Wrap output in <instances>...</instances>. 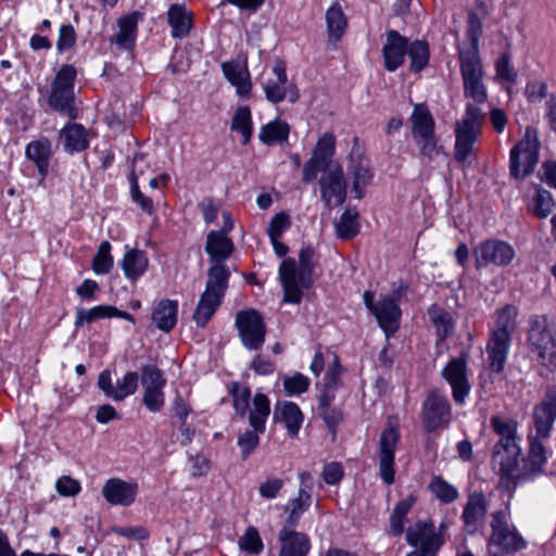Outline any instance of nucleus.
I'll return each mask as SVG.
<instances>
[{
    "label": "nucleus",
    "instance_id": "58836bf2",
    "mask_svg": "<svg viewBox=\"0 0 556 556\" xmlns=\"http://www.w3.org/2000/svg\"><path fill=\"white\" fill-rule=\"evenodd\" d=\"M139 160L140 161L143 160V154H141V153L135 154L134 160H132V168H131V173H130L131 199L134 202H136L142 208V211H144L146 213L151 215L154 213L153 201L151 198L144 195L140 191L139 186H138V175H137L136 166H137V163Z\"/></svg>",
    "mask_w": 556,
    "mask_h": 556
},
{
    "label": "nucleus",
    "instance_id": "dca6fc26",
    "mask_svg": "<svg viewBox=\"0 0 556 556\" xmlns=\"http://www.w3.org/2000/svg\"><path fill=\"white\" fill-rule=\"evenodd\" d=\"M274 77L268 78L264 84L266 99L271 103H279L285 99L290 102L298 101L299 89L293 83L288 81L287 67L283 61H277L273 66Z\"/></svg>",
    "mask_w": 556,
    "mask_h": 556
},
{
    "label": "nucleus",
    "instance_id": "a878e982",
    "mask_svg": "<svg viewBox=\"0 0 556 556\" xmlns=\"http://www.w3.org/2000/svg\"><path fill=\"white\" fill-rule=\"evenodd\" d=\"M117 317L130 323H135V318L131 314L125 311H121L112 305H97L92 308H78L76 311L75 327L80 328L85 324H90L94 320L102 318Z\"/></svg>",
    "mask_w": 556,
    "mask_h": 556
},
{
    "label": "nucleus",
    "instance_id": "f257e3e1",
    "mask_svg": "<svg viewBox=\"0 0 556 556\" xmlns=\"http://www.w3.org/2000/svg\"><path fill=\"white\" fill-rule=\"evenodd\" d=\"M555 419L556 390H547L543 400L533 408L535 435L529 437L530 448L527 458L523 459L525 472L516 477L518 480L542 472L547 459L542 440L549 438Z\"/></svg>",
    "mask_w": 556,
    "mask_h": 556
},
{
    "label": "nucleus",
    "instance_id": "6ab92c4d",
    "mask_svg": "<svg viewBox=\"0 0 556 556\" xmlns=\"http://www.w3.org/2000/svg\"><path fill=\"white\" fill-rule=\"evenodd\" d=\"M321 200L326 206L332 207L341 205L346 197V182L343 169L340 165H334L328 169L319 179Z\"/></svg>",
    "mask_w": 556,
    "mask_h": 556
},
{
    "label": "nucleus",
    "instance_id": "ddd939ff",
    "mask_svg": "<svg viewBox=\"0 0 556 556\" xmlns=\"http://www.w3.org/2000/svg\"><path fill=\"white\" fill-rule=\"evenodd\" d=\"M236 327L242 344L251 350L261 349L266 337V325L255 309L240 311L236 315Z\"/></svg>",
    "mask_w": 556,
    "mask_h": 556
},
{
    "label": "nucleus",
    "instance_id": "c9c22d12",
    "mask_svg": "<svg viewBox=\"0 0 556 556\" xmlns=\"http://www.w3.org/2000/svg\"><path fill=\"white\" fill-rule=\"evenodd\" d=\"M431 323L435 327V333L440 341L448 338L454 330V321L452 315L443 307L433 304L428 309Z\"/></svg>",
    "mask_w": 556,
    "mask_h": 556
},
{
    "label": "nucleus",
    "instance_id": "774afa93",
    "mask_svg": "<svg viewBox=\"0 0 556 556\" xmlns=\"http://www.w3.org/2000/svg\"><path fill=\"white\" fill-rule=\"evenodd\" d=\"M56 490L63 496H73L80 491V484L77 480L63 476L56 481Z\"/></svg>",
    "mask_w": 556,
    "mask_h": 556
},
{
    "label": "nucleus",
    "instance_id": "cd10ccee",
    "mask_svg": "<svg viewBox=\"0 0 556 556\" xmlns=\"http://www.w3.org/2000/svg\"><path fill=\"white\" fill-rule=\"evenodd\" d=\"M233 242L222 231L212 230L207 233L205 252L212 264H224L233 251Z\"/></svg>",
    "mask_w": 556,
    "mask_h": 556
},
{
    "label": "nucleus",
    "instance_id": "20e7f679",
    "mask_svg": "<svg viewBox=\"0 0 556 556\" xmlns=\"http://www.w3.org/2000/svg\"><path fill=\"white\" fill-rule=\"evenodd\" d=\"M491 427L500 437L494 445L492 460L503 473L510 475L517 465L520 448L516 443V424L500 416L491 417Z\"/></svg>",
    "mask_w": 556,
    "mask_h": 556
},
{
    "label": "nucleus",
    "instance_id": "412c9836",
    "mask_svg": "<svg viewBox=\"0 0 556 556\" xmlns=\"http://www.w3.org/2000/svg\"><path fill=\"white\" fill-rule=\"evenodd\" d=\"M408 40L396 30L387 33L386 42L382 48L384 67L389 72H394L403 63L407 53Z\"/></svg>",
    "mask_w": 556,
    "mask_h": 556
},
{
    "label": "nucleus",
    "instance_id": "4d7b16f0",
    "mask_svg": "<svg viewBox=\"0 0 556 556\" xmlns=\"http://www.w3.org/2000/svg\"><path fill=\"white\" fill-rule=\"evenodd\" d=\"M238 543L240 548L249 554H258L263 549L262 540L254 527H249L244 534L240 536Z\"/></svg>",
    "mask_w": 556,
    "mask_h": 556
},
{
    "label": "nucleus",
    "instance_id": "4468645a",
    "mask_svg": "<svg viewBox=\"0 0 556 556\" xmlns=\"http://www.w3.org/2000/svg\"><path fill=\"white\" fill-rule=\"evenodd\" d=\"M514 248L506 241L489 239L473 249L477 268L495 265L507 266L515 258Z\"/></svg>",
    "mask_w": 556,
    "mask_h": 556
},
{
    "label": "nucleus",
    "instance_id": "5fc2aeb1",
    "mask_svg": "<svg viewBox=\"0 0 556 556\" xmlns=\"http://www.w3.org/2000/svg\"><path fill=\"white\" fill-rule=\"evenodd\" d=\"M533 202L531 211L538 218H546L555 205L552 194L545 189L538 190Z\"/></svg>",
    "mask_w": 556,
    "mask_h": 556
},
{
    "label": "nucleus",
    "instance_id": "c03bdc74",
    "mask_svg": "<svg viewBox=\"0 0 556 556\" xmlns=\"http://www.w3.org/2000/svg\"><path fill=\"white\" fill-rule=\"evenodd\" d=\"M407 54L410 59V70L415 73H419L429 62V46L424 40H415L408 46Z\"/></svg>",
    "mask_w": 556,
    "mask_h": 556
},
{
    "label": "nucleus",
    "instance_id": "aec40b11",
    "mask_svg": "<svg viewBox=\"0 0 556 556\" xmlns=\"http://www.w3.org/2000/svg\"><path fill=\"white\" fill-rule=\"evenodd\" d=\"M442 376L448 381L453 390V399L463 404L469 394L470 384L466 375V362L458 357L453 358L442 370Z\"/></svg>",
    "mask_w": 556,
    "mask_h": 556
},
{
    "label": "nucleus",
    "instance_id": "052dcab7",
    "mask_svg": "<svg viewBox=\"0 0 556 556\" xmlns=\"http://www.w3.org/2000/svg\"><path fill=\"white\" fill-rule=\"evenodd\" d=\"M330 165L321 162L315 156H311L308 161L305 162L303 166V181L311 182L316 179L319 172H325V174L330 169Z\"/></svg>",
    "mask_w": 556,
    "mask_h": 556
},
{
    "label": "nucleus",
    "instance_id": "338daca9",
    "mask_svg": "<svg viewBox=\"0 0 556 556\" xmlns=\"http://www.w3.org/2000/svg\"><path fill=\"white\" fill-rule=\"evenodd\" d=\"M321 476L327 484H338L343 478L342 465L337 462L327 464L324 467Z\"/></svg>",
    "mask_w": 556,
    "mask_h": 556
},
{
    "label": "nucleus",
    "instance_id": "2f4dec72",
    "mask_svg": "<svg viewBox=\"0 0 556 556\" xmlns=\"http://www.w3.org/2000/svg\"><path fill=\"white\" fill-rule=\"evenodd\" d=\"M168 24L172 27L174 38H185L189 35L192 26V15L185 7L173 4L168 12Z\"/></svg>",
    "mask_w": 556,
    "mask_h": 556
},
{
    "label": "nucleus",
    "instance_id": "09e8293b",
    "mask_svg": "<svg viewBox=\"0 0 556 556\" xmlns=\"http://www.w3.org/2000/svg\"><path fill=\"white\" fill-rule=\"evenodd\" d=\"M312 504V495L306 493H298V496L289 502L286 506V511L289 513L287 518V525L289 527H294L301 515L308 509Z\"/></svg>",
    "mask_w": 556,
    "mask_h": 556
},
{
    "label": "nucleus",
    "instance_id": "39448f33",
    "mask_svg": "<svg viewBox=\"0 0 556 556\" xmlns=\"http://www.w3.org/2000/svg\"><path fill=\"white\" fill-rule=\"evenodd\" d=\"M483 116L478 105L468 103L465 116L456 123L454 159L463 167L470 164L468 157L473 153V144L480 135Z\"/></svg>",
    "mask_w": 556,
    "mask_h": 556
},
{
    "label": "nucleus",
    "instance_id": "a18cd8bd",
    "mask_svg": "<svg viewBox=\"0 0 556 556\" xmlns=\"http://www.w3.org/2000/svg\"><path fill=\"white\" fill-rule=\"evenodd\" d=\"M429 490L439 501L445 504L453 503L459 496L458 490L440 476L432 478Z\"/></svg>",
    "mask_w": 556,
    "mask_h": 556
},
{
    "label": "nucleus",
    "instance_id": "8fccbe9b",
    "mask_svg": "<svg viewBox=\"0 0 556 556\" xmlns=\"http://www.w3.org/2000/svg\"><path fill=\"white\" fill-rule=\"evenodd\" d=\"M143 390L164 389L166 379L163 371L154 364L143 365L140 368Z\"/></svg>",
    "mask_w": 556,
    "mask_h": 556
},
{
    "label": "nucleus",
    "instance_id": "72a5a7b5",
    "mask_svg": "<svg viewBox=\"0 0 556 556\" xmlns=\"http://www.w3.org/2000/svg\"><path fill=\"white\" fill-rule=\"evenodd\" d=\"M326 23L329 40L334 42L339 41L346 29L348 20L338 1L333 2L327 10Z\"/></svg>",
    "mask_w": 556,
    "mask_h": 556
},
{
    "label": "nucleus",
    "instance_id": "473e14b6",
    "mask_svg": "<svg viewBox=\"0 0 556 556\" xmlns=\"http://www.w3.org/2000/svg\"><path fill=\"white\" fill-rule=\"evenodd\" d=\"M275 418L282 421L288 433L295 437L299 433L303 421V415L300 407L292 402H286L281 406H276Z\"/></svg>",
    "mask_w": 556,
    "mask_h": 556
},
{
    "label": "nucleus",
    "instance_id": "ea45409f",
    "mask_svg": "<svg viewBox=\"0 0 556 556\" xmlns=\"http://www.w3.org/2000/svg\"><path fill=\"white\" fill-rule=\"evenodd\" d=\"M50 152V142L48 140L34 141L26 147L27 157L36 163L42 176L46 175L49 166Z\"/></svg>",
    "mask_w": 556,
    "mask_h": 556
},
{
    "label": "nucleus",
    "instance_id": "e2e57ef3",
    "mask_svg": "<svg viewBox=\"0 0 556 556\" xmlns=\"http://www.w3.org/2000/svg\"><path fill=\"white\" fill-rule=\"evenodd\" d=\"M76 42V33L72 25H62L59 30L56 48L63 53L74 47Z\"/></svg>",
    "mask_w": 556,
    "mask_h": 556
},
{
    "label": "nucleus",
    "instance_id": "0e129e2a",
    "mask_svg": "<svg viewBox=\"0 0 556 556\" xmlns=\"http://www.w3.org/2000/svg\"><path fill=\"white\" fill-rule=\"evenodd\" d=\"M283 485V480L276 477H270L260 484L258 492L262 497L273 500L277 497Z\"/></svg>",
    "mask_w": 556,
    "mask_h": 556
},
{
    "label": "nucleus",
    "instance_id": "f03ea898",
    "mask_svg": "<svg viewBox=\"0 0 556 556\" xmlns=\"http://www.w3.org/2000/svg\"><path fill=\"white\" fill-rule=\"evenodd\" d=\"M314 254L315 251L312 247H305L299 253V267L295 260L291 257L285 258L280 264L279 278L283 287L285 302L299 304L302 300V290L308 289L312 286Z\"/></svg>",
    "mask_w": 556,
    "mask_h": 556
},
{
    "label": "nucleus",
    "instance_id": "7ed1b4c3",
    "mask_svg": "<svg viewBox=\"0 0 556 556\" xmlns=\"http://www.w3.org/2000/svg\"><path fill=\"white\" fill-rule=\"evenodd\" d=\"M229 277L230 270L225 264H212L208 268L205 290L192 316L198 327L204 328L220 306Z\"/></svg>",
    "mask_w": 556,
    "mask_h": 556
},
{
    "label": "nucleus",
    "instance_id": "393cba45",
    "mask_svg": "<svg viewBox=\"0 0 556 556\" xmlns=\"http://www.w3.org/2000/svg\"><path fill=\"white\" fill-rule=\"evenodd\" d=\"M288 527L285 526L279 532V556H307L311 549L308 536Z\"/></svg>",
    "mask_w": 556,
    "mask_h": 556
},
{
    "label": "nucleus",
    "instance_id": "9d476101",
    "mask_svg": "<svg viewBox=\"0 0 556 556\" xmlns=\"http://www.w3.org/2000/svg\"><path fill=\"white\" fill-rule=\"evenodd\" d=\"M76 68L73 65H62L55 75L51 86V92L48 99L49 105L71 117L74 118V84L76 79Z\"/></svg>",
    "mask_w": 556,
    "mask_h": 556
},
{
    "label": "nucleus",
    "instance_id": "423d86ee",
    "mask_svg": "<svg viewBox=\"0 0 556 556\" xmlns=\"http://www.w3.org/2000/svg\"><path fill=\"white\" fill-rule=\"evenodd\" d=\"M508 508L491 514V535L488 542L489 551L497 549L505 554H515L527 547L526 540L515 526L509 522Z\"/></svg>",
    "mask_w": 556,
    "mask_h": 556
},
{
    "label": "nucleus",
    "instance_id": "a211bd4d",
    "mask_svg": "<svg viewBox=\"0 0 556 556\" xmlns=\"http://www.w3.org/2000/svg\"><path fill=\"white\" fill-rule=\"evenodd\" d=\"M399 441V431L393 426L387 427L380 434L379 471L382 481L388 485L394 482V455Z\"/></svg>",
    "mask_w": 556,
    "mask_h": 556
},
{
    "label": "nucleus",
    "instance_id": "9b49d317",
    "mask_svg": "<svg viewBox=\"0 0 556 556\" xmlns=\"http://www.w3.org/2000/svg\"><path fill=\"white\" fill-rule=\"evenodd\" d=\"M412 136L424 156L432 159L438 153L434 119L425 104H416L409 117Z\"/></svg>",
    "mask_w": 556,
    "mask_h": 556
},
{
    "label": "nucleus",
    "instance_id": "bf43d9fd",
    "mask_svg": "<svg viewBox=\"0 0 556 556\" xmlns=\"http://www.w3.org/2000/svg\"><path fill=\"white\" fill-rule=\"evenodd\" d=\"M142 402L151 413L160 412L165 404V394L163 389L143 390Z\"/></svg>",
    "mask_w": 556,
    "mask_h": 556
},
{
    "label": "nucleus",
    "instance_id": "6e6d98bb",
    "mask_svg": "<svg viewBox=\"0 0 556 556\" xmlns=\"http://www.w3.org/2000/svg\"><path fill=\"white\" fill-rule=\"evenodd\" d=\"M333 152L334 137L332 134H325L318 139L312 155L330 165Z\"/></svg>",
    "mask_w": 556,
    "mask_h": 556
},
{
    "label": "nucleus",
    "instance_id": "e433bc0d",
    "mask_svg": "<svg viewBox=\"0 0 556 556\" xmlns=\"http://www.w3.org/2000/svg\"><path fill=\"white\" fill-rule=\"evenodd\" d=\"M61 137L65 151L70 153L83 151L88 147L87 132L81 125L73 124L64 127Z\"/></svg>",
    "mask_w": 556,
    "mask_h": 556
},
{
    "label": "nucleus",
    "instance_id": "c756f323",
    "mask_svg": "<svg viewBox=\"0 0 556 556\" xmlns=\"http://www.w3.org/2000/svg\"><path fill=\"white\" fill-rule=\"evenodd\" d=\"M178 302L174 300H162L152 312V321L160 330L170 331L177 324Z\"/></svg>",
    "mask_w": 556,
    "mask_h": 556
},
{
    "label": "nucleus",
    "instance_id": "603ef678",
    "mask_svg": "<svg viewBox=\"0 0 556 556\" xmlns=\"http://www.w3.org/2000/svg\"><path fill=\"white\" fill-rule=\"evenodd\" d=\"M357 217L358 214L356 212L352 213L349 210L341 215L340 220L337 224V233L339 238L349 240L358 233Z\"/></svg>",
    "mask_w": 556,
    "mask_h": 556
},
{
    "label": "nucleus",
    "instance_id": "a19ab883",
    "mask_svg": "<svg viewBox=\"0 0 556 556\" xmlns=\"http://www.w3.org/2000/svg\"><path fill=\"white\" fill-rule=\"evenodd\" d=\"M230 128L232 131L241 134L242 144H247L251 140L253 127L249 106H239L236 110Z\"/></svg>",
    "mask_w": 556,
    "mask_h": 556
},
{
    "label": "nucleus",
    "instance_id": "13d9d810",
    "mask_svg": "<svg viewBox=\"0 0 556 556\" xmlns=\"http://www.w3.org/2000/svg\"><path fill=\"white\" fill-rule=\"evenodd\" d=\"M309 387V379L300 374L295 372L292 376L283 378V388L288 395H299L307 391Z\"/></svg>",
    "mask_w": 556,
    "mask_h": 556
},
{
    "label": "nucleus",
    "instance_id": "79ce46f5",
    "mask_svg": "<svg viewBox=\"0 0 556 556\" xmlns=\"http://www.w3.org/2000/svg\"><path fill=\"white\" fill-rule=\"evenodd\" d=\"M516 316L517 309L511 305H506L500 309L495 321V328L492 330L491 334H504L511 339V333L516 327Z\"/></svg>",
    "mask_w": 556,
    "mask_h": 556
},
{
    "label": "nucleus",
    "instance_id": "f704fd0d",
    "mask_svg": "<svg viewBox=\"0 0 556 556\" xmlns=\"http://www.w3.org/2000/svg\"><path fill=\"white\" fill-rule=\"evenodd\" d=\"M137 15L131 14L119 18L118 33L111 39L118 48L129 50L135 45L136 30H137Z\"/></svg>",
    "mask_w": 556,
    "mask_h": 556
},
{
    "label": "nucleus",
    "instance_id": "f3484780",
    "mask_svg": "<svg viewBox=\"0 0 556 556\" xmlns=\"http://www.w3.org/2000/svg\"><path fill=\"white\" fill-rule=\"evenodd\" d=\"M406 541L418 551L438 553L444 539L432 520H419L406 530Z\"/></svg>",
    "mask_w": 556,
    "mask_h": 556
},
{
    "label": "nucleus",
    "instance_id": "49530a36",
    "mask_svg": "<svg viewBox=\"0 0 556 556\" xmlns=\"http://www.w3.org/2000/svg\"><path fill=\"white\" fill-rule=\"evenodd\" d=\"M229 393L232 396V406L237 415L245 416L251 400V390L249 387L239 382H232L229 388Z\"/></svg>",
    "mask_w": 556,
    "mask_h": 556
},
{
    "label": "nucleus",
    "instance_id": "5701e85b",
    "mask_svg": "<svg viewBox=\"0 0 556 556\" xmlns=\"http://www.w3.org/2000/svg\"><path fill=\"white\" fill-rule=\"evenodd\" d=\"M372 315H375L387 337H390L399 329L401 308L393 296L387 295L380 298Z\"/></svg>",
    "mask_w": 556,
    "mask_h": 556
},
{
    "label": "nucleus",
    "instance_id": "680f3d73",
    "mask_svg": "<svg viewBox=\"0 0 556 556\" xmlns=\"http://www.w3.org/2000/svg\"><path fill=\"white\" fill-rule=\"evenodd\" d=\"M290 217L287 213L281 212L276 214L267 228V233L270 239L281 238L285 230L290 227Z\"/></svg>",
    "mask_w": 556,
    "mask_h": 556
},
{
    "label": "nucleus",
    "instance_id": "4be33fe9",
    "mask_svg": "<svg viewBox=\"0 0 556 556\" xmlns=\"http://www.w3.org/2000/svg\"><path fill=\"white\" fill-rule=\"evenodd\" d=\"M138 484L122 479H109L103 489L102 495L111 505L129 506L136 500Z\"/></svg>",
    "mask_w": 556,
    "mask_h": 556
},
{
    "label": "nucleus",
    "instance_id": "de8ad7c7",
    "mask_svg": "<svg viewBox=\"0 0 556 556\" xmlns=\"http://www.w3.org/2000/svg\"><path fill=\"white\" fill-rule=\"evenodd\" d=\"M415 498L409 496L395 505L390 516V529L393 535H400L404 531L405 517L413 507Z\"/></svg>",
    "mask_w": 556,
    "mask_h": 556
},
{
    "label": "nucleus",
    "instance_id": "864d4df0",
    "mask_svg": "<svg viewBox=\"0 0 556 556\" xmlns=\"http://www.w3.org/2000/svg\"><path fill=\"white\" fill-rule=\"evenodd\" d=\"M138 388V374L128 371L116 381L114 401H122L136 392Z\"/></svg>",
    "mask_w": 556,
    "mask_h": 556
},
{
    "label": "nucleus",
    "instance_id": "69168bd1",
    "mask_svg": "<svg viewBox=\"0 0 556 556\" xmlns=\"http://www.w3.org/2000/svg\"><path fill=\"white\" fill-rule=\"evenodd\" d=\"M496 75L509 83H515L517 79V73L509 64V56L507 54H503L497 61H496Z\"/></svg>",
    "mask_w": 556,
    "mask_h": 556
},
{
    "label": "nucleus",
    "instance_id": "4c0bfd02",
    "mask_svg": "<svg viewBox=\"0 0 556 556\" xmlns=\"http://www.w3.org/2000/svg\"><path fill=\"white\" fill-rule=\"evenodd\" d=\"M290 132L289 125L280 119H275L261 128L258 138L267 146L282 143L288 140Z\"/></svg>",
    "mask_w": 556,
    "mask_h": 556
},
{
    "label": "nucleus",
    "instance_id": "1a4fd4ad",
    "mask_svg": "<svg viewBox=\"0 0 556 556\" xmlns=\"http://www.w3.org/2000/svg\"><path fill=\"white\" fill-rule=\"evenodd\" d=\"M539 161L536 130L528 127L523 138L510 151V175L523 179L535 168Z\"/></svg>",
    "mask_w": 556,
    "mask_h": 556
},
{
    "label": "nucleus",
    "instance_id": "3c124183",
    "mask_svg": "<svg viewBox=\"0 0 556 556\" xmlns=\"http://www.w3.org/2000/svg\"><path fill=\"white\" fill-rule=\"evenodd\" d=\"M113 265L114 261L111 255V243L109 241H102L93 256L92 269L98 275H104L113 268Z\"/></svg>",
    "mask_w": 556,
    "mask_h": 556
},
{
    "label": "nucleus",
    "instance_id": "bb28decb",
    "mask_svg": "<svg viewBox=\"0 0 556 556\" xmlns=\"http://www.w3.org/2000/svg\"><path fill=\"white\" fill-rule=\"evenodd\" d=\"M510 341L511 339L504 334H491L486 344L488 363L491 371L497 374L503 371Z\"/></svg>",
    "mask_w": 556,
    "mask_h": 556
},
{
    "label": "nucleus",
    "instance_id": "0eeeda50",
    "mask_svg": "<svg viewBox=\"0 0 556 556\" xmlns=\"http://www.w3.org/2000/svg\"><path fill=\"white\" fill-rule=\"evenodd\" d=\"M253 406L249 414L251 430H245L238 437V446L242 459H248L251 453L260 443V435L265 432L266 421L270 414V404L267 395L256 393L252 402Z\"/></svg>",
    "mask_w": 556,
    "mask_h": 556
},
{
    "label": "nucleus",
    "instance_id": "6e6552de",
    "mask_svg": "<svg viewBox=\"0 0 556 556\" xmlns=\"http://www.w3.org/2000/svg\"><path fill=\"white\" fill-rule=\"evenodd\" d=\"M460 73L464 96L480 104L486 101L488 93L483 84V71L477 49L459 51Z\"/></svg>",
    "mask_w": 556,
    "mask_h": 556
},
{
    "label": "nucleus",
    "instance_id": "f8f14e48",
    "mask_svg": "<svg viewBox=\"0 0 556 556\" xmlns=\"http://www.w3.org/2000/svg\"><path fill=\"white\" fill-rule=\"evenodd\" d=\"M528 342L542 365L556 366V341L545 316L531 319Z\"/></svg>",
    "mask_w": 556,
    "mask_h": 556
},
{
    "label": "nucleus",
    "instance_id": "b1692460",
    "mask_svg": "<svg viewBox=\"0 0 556 556\" xmlns=\"http://www.w3.org/2000/svg\"><path fill=\"white\" fill-rule=\"evenodd\" d=\"M488 511V502L483 492L473 491L467 496L462 514V520L469 532H476L484 520Z\"/></svg>",
    "mask_w": 556,
    "mask_h": 556
},
{
    "label": "nucleus",
    "instance_id": "c85d7f7f",
    "mask_svg": "<svg viewBox=\"0 0 556 556\" xmlns=\"http://www.w3.org/2000/svg\"><path fill=\"white\" fill-rule=\"evenodd\" d=\"M222 68L228 81L236 87L237 93L241 97L249 96L252 85L247 66L230 61L223 63Z\"/></svg>",
    "mask_w": 556,
    "mask_h": 556
},
{
    "label": "nucleus",
    "instance_id": "37998d69",
    "mask_svg": "<svg viewBox=\"0 0 556 556\" xmlns=\"http://www.w3.org/2000/svg\"><path fill=\"white\" fill-rule=\"evenodd\" d=\"M350 173L353 177V191L357 199H362L364 195V188L370 182L372 174L369 167L362 161H352L349 167Z\"/></svg>",
    "mask_w": 556,
    "mask_h": 556
},
{
    "label": "nucleus",
    "instance_id": "7c9ffc66",
    "mask_svg": "<svg viewBox=\"0 0 556 556\" xmlns=\"http://www.w3.org/2000/svg\"><path fill=\"white\" fill-rule=\"evenodd\" d=\"M148 265L146 253L138 249L127 250L121 262L124 275L131 281H137L146 273Z\"/></svg>",
    "mask_w": 556,
    "mask_h": 556
},
{
    "label": "nucleus",
    "instance_id": "2eb2a0df",
    "mask_svg": "<svg viewBox=\"0 0 556 556\" xmlns=\"http://www.w3.org/2000/svg\"><path fill=\"white\" fill-rule=\"evenodd\" d=\"M422 425L432 432L450 424L452 418L451 404L446 395L439 391H431L422 404Z\"/></svg>",
    "mask_w": 556,
    "mask_h": 556
}]
</instances>
